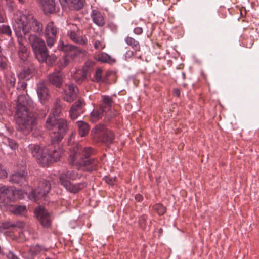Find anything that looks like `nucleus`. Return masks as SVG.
I'll list each match as a JSON object with an SVG mask.
<instances>
[{
  "label": "nucleus",
  "instance_id": "nucleus-43",
  "mask_svg": "<svg viewBox=\"0 0 259 259\" xmlns=\"http://www.w3.org/2000/svg\"><path fill=\"white\" fill-rule=\"evenodd\" d=\"M104 180L105 181V182L109 185H113L114 184V182L115 180V178L113 177H110L108 176H105L104 177Z\"/></svg>",
  "mask_w": 259,
  "mask_h": 259
},
{
  "label": "nucleus",
  "instance_id": "nucleus-26",
  "mask_svg": "<svg viewBox=\"0 0 259 259\" xmlns=\"http://www.w3.org/2000/svg\"><path fill=\"white\" fill-rule=\"evenodd\" d=\"M102 72L103 70L101 68L97 69L94 73L93 77H91V81L99 84L103 83Z\"/></svg>",
  "mask_w": 259,
  "mask_h": 259
},
{
  "label": "nucleus",
  "instance_id": "nucleus-39",
  "mask_svg": "<svg viewBox=\"0 0 259 259\" xmlns=\"http://www.w3.org/2000/svg\"><path fill=\"white\" fill-rule=\"evenodd\" d=\"M14 223L11 222H5L2 223L0 225V230H4L6 229H9L10 228L14 227Z\"/></svg>",
  "mask_w": 259,
  "mask_h": 259
},
{
  "label": "nucleus",
  "instance_id": "nucleus-34",
  "mask_svg": "<svg viewBox=\"0 0 259 259\" xmlns=\"http://www.w3.org/2000/svg\"><path fill=\"white\" fill-rule=\"evenodd\" d=\"M26 210V207L25 206L22 205H15L12 209V212L15 215H23Z\"/></svg>",
  "mask_w": 259,
  "mask_h": 259
},
{
  "label": "nucleus",
  "instance_id": "nucleus-57",
  "mask_svg": "<svg viewBox=\"0 0 259 259\" xmlns=\"http://www.w3.org/2000/svg\"><path fill=\"white\" fill-rule=\"evenodd\" d=\"M21 3H23L24 1V0H18Z\"/></svg>",
  "mask_w": 259,
  "mask_h": 259
},
{
  "label": "nucleus",
  "instance_id": "nucleus-50",
  "mask_svg": "<svg viewBox=\"0 0 259 259\" xmlns=\"http://www.w3.org/2000/svg\"><path fill=\"white\" fill-rule=\"evenodd\" d=\"M135 198L138 202H141L143 200V196L140 194H136L135 196Z\"/></svg>",
  "mask_w": 259,
  "mask_h": 259
},
{
  "label": "nucleus",
  "instance_id": "nucleus-47",
  "mask_svg": "<svg viewBox=\"0 0 259 259\" xmlns=\"http://www.w3.org/2000/svg\"><path fill=\"white\" fill-rule=\"evenodd\" d=\"M27 86V83L24 81H22L19 82L17 86V89L18 90H24Z\"/></svg>",
  "mask_w": 259,
  "mask_h": 259
},
{
  "label": "nucleus",
  "instance_id": "nucleus-51",
  "mask_svg": "<svg viewBox=\"0 0 259 259\" xmlns=\"http://www.w3.org/2000/svg\"><path fill=\"white\" fill-rule=\"evenodd\" d=\"M14 227H18L20 228H23L24 226V224L23 222L14 223Z\"/></svg>",
  "mask_w": 259,
  "mask_h": 259
},
{
  "label": "nucleus",
  "instance_id": "nucleus-10",
  "mask_svg": "<svg viewBox=\"0 0 259 259\" xmlns=\"http://www.w3.org/2000/svg\"><path fill=\"white\" fill-rule=\"evenodd\" d=\"M52 141V145L49 146L48 148H45L46 154L45 155L46 158V163L48 164L52 161H57L59 160L60 158L63 154V149L59 144L55 145L56 142L58 141H54L51 138ZM61 140H60V141Z\"/></svg>",
  "mask_w": 259,
  "mask_h": 259
},
{
  "label": "nucleus",
  "instance_id": "nucleus-32",
  "mask_svg": "<svg viewBox=\"0 0 259 259\" xmlns=\"http://www.w3.org/2000/svg\"><path fill=\"white\" fill-rule=\"evenodd\" d=\"M5 79L6 81L5 83H4V85H5L7 88L10 89L14 87L15 84L16 79L14 75H7L5 77Z\"/></svg>",
  "mask_w": 259,
  "mask_h": 259
},
{
  "label": "nucleus",
  "instance_id": "nucleus-17",
  "mask_svg": "<svg viewBox=\"0 0 259 259\" xmlns=\"http://www.w3.org/2000/svg\"><path fill=\"white\" fill-rule=\"evenodd\" d=\"M43 12L46 15H50L57 12L54 0H39Z\"/></svg>",
  "mask_w": 259,
  "mask_h": 259
},
{
  "label": "nucleus",
  "instance_id": "nucleus-18",
  "mask_svg": "<svg viewBox=\"0 0 259 259\" xmlns=\"http://www.w3.org/2000/svg\"><path fill=\"white\" fill-rule=\"evenodd\" d=\"M77 88L73 84H69L64 90V99L68 102L73 101L76 97Z\"/></svg>",
  "mask_w": 259,
  "mask_h": 259
},
{
  "label": "nucleus",
  "instance_id": "nucleus-19",
  "mask_svg": "<svg viewBox=\"0 0 259 259\" xmlns=\"http://www.w3.org/2000/svg\"><path fill=\"white\" fill-rule=\"evenodd\" d=\"M37 93L38 98L42 103L48 98L49 93L45 81H40L37 84Z\"/></svg>",
  "mask_w": 259,
  "mask_h": 259
},
{
  "label": "nucleus",
  "instance_id": "nucleus-42",
  "mask_svg": "<svg viewBox=\"0 0 259 259\" xmlns=\"http://www.w3.org/2000/svg\"><path fill=\"white\" fill-rule=\"evenodd\" d=\"M134 52H135L134 50H127L124 55V59L126 61H128L134 55Z\"/></svg>",
  "mask_w": 259,
  "mask_h": 259
},
{
  "label": "nucleus",
  "instance_id": "nucleus-46",
  "mask_svg": "<svg viewBox=\"0 0 259 259\" xmlns=\"http://www.w3.org/2000/svg\"><path fill=\"white\" fill-rule=\"evenodd\" d=\"M111 74L110 72H106L105 74H102L103 76V83H107L108 81V77Z\"/></svg>",
  "mask_w": 259,
  "mask_h": 259
},
{
  "label": "nucleus",
  "instance_id": "nucleus-6",
  "mask_svg": "<svg viewBox=\"0 0 259 259\" xmlns=\"http://www.w3.org/2000/svg\"><path fill=\"white\" fill-rule=\"evenodd\" d=\"M80 177L81 175L75 170H67L59 175V183L67 191L72 193H76L85 188L87 184L84 182L73 184L71 182V181L76 180Z\"/></svg>",
  "mask_w": 259,
  "mask_h": 259
},
{
  "label": "nucleus",
  "instance_id": "nucleus-61",
  "mask_svg": "<svg viewBox=\"0 0 259 259\" xmlns=\"http://www.w3.org/2000/svg\"><path fill=\"white\" fill-rule=\"evenodd\" d=\"M181 66V65H179V69L180 68V66Z\"/></svg>",
  "mask_w": 259,
  "mask_h": 259
},
{
  "label": "nucleus",
  "instance_id": "nucleus-22",
  "mask_svg": "<svg viewBox=\"0 0 259 259\" xmlns=\"http://www.w3.org/2000/svg\"><path fill=\"white\" fill-rule=\"evenodd\" d=\"M62 7L68 5L73 7L76 10L81 9L84 5V0H59Z\"/></svg>",
  "mask_w": 259,
  "mask_h": 259
},
{
  "label": "nucleus",
  "instance_id": "nucleus-25",
  "mask_svg": "<svg viewBox=\"0 0 259 259\" xmlns=\"http://www.w3.org/2000/svg\"><path fill=\"white\" fill-rule=\"evenodd\" d=\"M124 41L129 46H130L132 49L136 53L137 52L140 51L141 47L139 42L134 39V38L127 36L124 39Z\"/></svg>",
  "mask_w": 259,
  "mask_h": 259
},
{
  "label": "nucleus",
  "instance_id": "nucleus-15",
  "mask_svg": "<svg viewBox=\"0 0 259 259\" xmlns=\"http://www.w3.org/2000/svg\"><path fill=\"white\" fill-rule=\"evenodd\" d=\"M84 105L83 102L79 100L72 105L69 111L70 116L72 119H76L83 113Z\"/></svg>",
  "mask_w": 259,
  "mask_h": 259
},
{
  "label": "nucleus",
  "instance_id": "nucleus-23",
  "mask_svg": "<svg viewBox=\"0 0 259 259\" xmlns=\"http://www.w3.org/2000/svg\"><path fill=\"white\" fill-rule=\"evenodd\" d=\"M26 172H17L12 174L10 177V181L13 183L21 184L26 181Z\"/></svg>",
  "mask_w": 259,
  "mask_h": 259
},
{
  "label": "nucleus",
  "instance_id": "nucleus-55",
  "mask_svg": "<svg viewBox=\"0 0 259 259\" xmlns=\"http://www.w3.org/2000/svg\"><path fill=\"white\" fill-rule=\"evenodd\" d=\"M2 85H4V83L3 82H2V81L0 80V87Z\"/></svg>",
  "mask_w": 259,
  "mask_h": 259
},
{
  "label": "nucleus",
  "instance_id": "nucleus-31",
  "mask_svg": "<svg viewBox=\"0 0 259 259\" xmlns=\"http://www.w3.org/2000/svg\"><path fill=\"white\" fill-rule=\"evenodd\" d=\"M87 76L86 73L81 70L77 71L73 77L76 82L80 84L85 79Z\"/></svg>",
  "mask_w": 259,
  "mask_h": 259
},
{
  "label": "nucleus",
  "instance_id": "nucleus-44",
  "mask_svg": "<svg viewBox=\"0 0 259 259\" xmlns=\"http://www.w3.org/2000/svg\"><path fill=\"white\" fill-rule=\"evenodd\" d=\"M94 46L95 49L98 50H101L104 48V45L99 40H96L94 42Z\"/></svg>",
  "mask_w": 259,
  "mask_h": 259
},
{
  "label": "nucleus",
  "instance_id": "nucleus-58",
  "mask_svg": "<svg viewBox=\"0 0 259 259\" xmlns=\"http://www.w3.org/2000/svg\"><path fill=\"white\" fill-rule=\"evenodd\" d=\"M137 58H138V59H141L142 58V56H141V55H140V56H138V57H137Z\"/></svg>",
  "mask_w": 259,
  "mask_h": 259
},
{
  "label": "nucleus",
  "instance_id": "nucleus-60",
  "mask_svg": "<svg viewBox=\"0 0 259 259\" xmlns=\"http://www.w3.org/2000/svg\"><path fill=\"white\" fill-rule=\"evenodd\" d=\"M46 259H52V258H49V257H47V258H46Z\"/></svg>",
  "mask_w": 259,
  "mask_h": 259
},
{
  "label": "nucleus",
  "instance_id": "nucleus-30",
  "mask_svg": "<svg viewBox=\"0 0 259 259\" xmlns=\"http://www.w3.org/2000/svg\"><path fill=\"white\" fill-rule=\"evenodd\" d=\"M18 53L21 60L24 62L26 61L28 54L25 47L23 45H20Z\"/></svg>",
  "mask_w": 259,
  "mask_h": 259
},
{
  "label": "nucleus",
  "instance_id": "nucleus-4",
  "mask_svg": "<svg viewBox=\"0 0 259 259\" xmlns=\"http://www.w3.org/2000/svg\"><path fill=\"white\" fill-rule=\"evenodd\" d=\"M13 28L18 38H22L28 33L30 30L38 33H42L43 25L33 17L28 19L25 15H22L15 19Z\"/></svg>",
  "mask_w": 259,
  "mask_h": 259
},
{
  "label": "nucleus",
  "instance_id": "nucleus-12",
  "mask_svg": "<svg viewBox=\"0 0 259 259\" xmlns=\"http://www.w3.org/2000/svg\"><path fill=\"white\" fill-rule=\"evenodd\" d=\"M26 151L35 157L38 162L43 165H46V158L44 157L46 154L45 148L42 149L37 144H30L28 146Z\"/></svg>",
  "mask_w": 259,
  "mask_h": 259
},
{
  "label": "nucleus",
  "instance_id": "nucleus-7",
  "mask_svg": "<svg viewBox=\"0 0 259 259\" xmlns=\"http://www.w3.org/2000/svg\"><path fill=\"white\" fill-rule=\"evenodd\" d=\"M91 133L94 138L106 144L111 143L114 139V133L103 124L96 125L92 129Z\"/></svg>",
  "mask_w": 259,
  "mask_h": 259
},
{
  "label": "nucleus",
  "instance_id": "nucleus-13",
  "mask_svg": "<svg viewBox=\"0 0 259 259\" xmlns=\"http://www.w3.org/2000/svg\"><path fill=\"white\" fill-rule=\"evenodd\" d=\"M67 35L72 41L75 43L82 45L87 44V39L80 35L79 28L76 25L72 24L70 26V29L67 30Z\"/></svg>",
  "mask_w": 259,
  "mask_h": 259
},
{
  "label": "nucleus",
  "instance_id": "nucleus-1",
  "mask_svg": "<svg viewBox=\"0 0 259 259\" xmlns=\"http://www.w3.org/2000/svg\"><path fill=\"white\" fill-rule=\"evenodd\" d=\"M32 104V101L27 96L22 95L18 97L16 127L25 135H28L32 130L36 120V115L30 110Z\"/></svg>",
  "mask_w": 259,
  "mask_h": 259
},
{
  "label": "nucleus",
  "instance_id": "nucleus-54",
  "mask_svg": "<svg viewBox=\"0 0 259 259\" xmlns=\"http://www.w3.org/2000/svg\"><path fill=\"white\" fill-rule=\"evenodd\" d=\"M73 137H74V135H73V134H72L70 136V138H69V140H68V143H69V144H70V142H71V140H72V139L73 138Z\"/></svg>",
  "mask_w": 259,
  "mask_h": 259
},
{
  "label": "nucleus",
  "instance_id": "nucleus-38",
  "mask_svg": "<svg viewBox=\"0 0 259 259\" xmlns=\"http://www.w3.org/2000/svg\"><path fill=\"white\" fill-rule=\"evenodd\" d=\"M146 221L147 215L145 214L142 215L139 219V227L143 230L146 229Z\"/></svg>",
  "mask_w": 259,
  "mask_h": 259
},
{
  "label": "nucleus",
  "instance_id": "nucleus-24",
  "mask_svg": "<svg viewBox=\"0 0 259 259\" xmlns=\"http://www.w3.org/2000/svg\"><path fill=\"white\" fill-rule=\"evenodd\" d=\"M34 71V67L32 65H28L27 68L24 67L18 75L20 79L29 80L32 76Z\"/></svg>",
  "mask_w": 259,
  "mask_h": 259
},
{
  "label": "nucleus",
  "instance_id": "nucleus-37",
  "mask_svg": "<svg viewBox=\"0 0 259 259\" xmlns=\"http://www.w3.org/2000/svg\"><path fill=\"white\" fill-rule=\"evenodd\" d=\"M4 34L8 36H11L12 31L9 26L7 25H2L0 26V35Z\"/></svg>",
  "mask_w": 259,
  "mask_h": 259
},
{
  "label": "nucleus",
  "instance_id": "nucleus-8",
  "mask_svg": "<svg viewBox=\"0 0 259 259\" xmlns=\"http://www.w3.org/2000/svg\"><path fill=\"white\" fill-rule=\"evenodd\" d=\"M57 48L59 50L62 51L66 53V55L60 61L61 67H65L70 61V58L74 57L80 52V49L76 46L65 43L62 40L59 41Z\"/></svg>",
  "mask_w": 259,
  "mask_h": 259
},
{
  "label": "nucleus",
  "instance_id": "nucleus-40",
  "mask_svg": "<svg viewBox=\"0 0 259 259\" xmlns=\"http://www.w3.org/2000/svg\"><path fill=\"white\" fill-rule=\"evenodd\" d=\"M32 250L34 252V253L37 254L42 251H46L47 249L43 246L36 245L32 248Z\"/></svg>",
  "mask_w": 259,
  "mask_h": 259
},
{
  "label": "nucleus",
  "instance_id": "nucleus-45",
  "mask_svg": "<svg viewBox=\"0 0 259 259\" xmlns=\"http://www.w3.org/2000/svg\"><path fill=\"white\" fill-rule=\"evenodd\" d=\"M7 176V173L6 170L3 168L2 165L0 164V178H5Z\"/></svg>",
  "mask_w": 259,
  "mask_h": 259
},
{
  "label": "nucleus",
  "instance_id": "nucleus-27",
  "mask_svg": "<svg viewBox=\"0 0 259 259\" xmlns=\"http://www.w3.org/2000/svg\"><path fill=\"white\" fill-rule=\"evenodd\" d=\"M77 125L79 130V134L81 137H84L88 134L89 126L87 123L82 121H78L77 122Z\"/></svg>",
  "mask_w": 259,
  "mask_h": 259
},
{
  "label": "nucleus",
  "instance_id": "nucleus-52",
  "mask_svg": "<svg viewBox=\"0 0 259 259\" xmlns=\"http://www.w3.org/2000/svg\"><path fill=\"white\" fill-rule=\"evenodd\" d=\"M5 16L2 11H0V23H3L5 21Z\"/></svg>",
  "mask_w": 259,
  "mask_h": 259
},
{
  "label": "nucleus",
  "instance_id": "nucleus-14",
  "mask_svg": "<svg viewBox=\"0 0 259 259\" xmlns=\"http://www.w3.org/2000/svg\"><path fill=\"white\" fill-rule=\"evenodd\" d=\"M35 213L41 225L45 228L51 226L52 219L46 209L39 207L35 210Z\"/></svg>",
  "mask_w": 259,
  "mask_h": 259
},
{
  "label": "nucleus",
  "instance_id": "nucleus-5",
  "mask_svg": "<svg viewBox=\"0 0 259 259\" xmlns=\"http://www.w3.org/2000/svg\"><path fill=\"white\" fill-rule=\"evenodd\" d=\"M28 40L35 57L39 62H45L51 65L55 62L56 56L53 54H49L47 48L42 39L35 34H30Z\"/></svg>",
  "mask_w": 259,
  "mask_h": 259
},
{
  "label": "nucleus",
  "instance_id": "nucleus-33",
  "mask_svg": "<svg viewBox=\"0 0 259 259\" xmlns=\"http://www.w3.org/2000/svg\"><path fill=\"white\" fill-rule=\"evenodd\" d=\"M94 66L95 63L92 61L88 60L85 63L82 70L87 75L93 70Z\"/></svg>",
  "mask_w": 259,
  "mask_h": 259
},
{
  "label": "nucleus",
  "instance_id": "nucleus-49",
  "mask_svg": "<svg viewBox=\"0 0 259 259\" xmlns=\"http://www.w3.org/2000/svg\"><path fill=\"white\" fill-rule=\"evenodd\" d=\"M7 257L8 259H18L17 256L11 251L9 252L7 254Z\"/></svg>",
  "mask_w": 259,
  "mask_h": 259
},
{
  "label": "nucleus",
  "instance_id": "nucleus-48",
  "mask_svg": "<svg viewBox=\"0 0 259 259\" xmlns=\"http://www.w3.org/2000/svg\"><path fill=\"white\" fill-rule=\"evenodd\" d=\"M133 32L137 35H140L143 33V29L141 27H137L134 28Z\"/></svg>",
  "mask_w": 259,
  "mask_h": 259
},
{
  "label": "nucleus",
  "instance_id": "nucleus-29",
  "mask_svg": "<svg viewBox=\"0 0 259 259\" xmlns=\"http://www.w3.org/2000/svg\"><path fill=\"white\" fill-rule=\"evenodd\" d=\"M0 191L1 196L2 197H7L10 199L11 197L13 195L14 192L12 189L6 186L0 187Z\"/></svg>",
  "mask_w": 259,
  "mask_h": 259
},
{
  "label": "nucleus",
  "instance_id": "nucleus-3",
  "mask_svg": "<svg viewBox=\"0 0 259 259\" xmlns=\"http://www.w3.org/2000/svg\"><path fill=\"white\" fill-rule=\"evenodd\" d=\"M61 110V101L57 99L53 108L52 113L46 122V128L51 131L50 138L54 141L62 140L68 129L67 122L65 119L57 118Z\"/></svg>",
  "mask_w": 259,
  "mask_h": 259
},
{
  "label": "nucleus",
  "instance_id": "nucleus-41",
  "mask_svg": "<svg viewBox=\"0 0 259 259\" xmlns=\"http://www.w3.org/2000/svg\"><path fill=\"white\" fill-rule=\"evenodd\" d=\"M8 144L10 148L12 150H15L18 147V144L14 140L10 138L7 139Z\"/></svg>",
  "mask_w": 259,
  "mask_h": 259
},
{
  "label": "nucleus",
  "instance_id": "nucleus-9",
  "mask_svg": "<svg viewBox=\"0 0 259 259\" xmlns=\"http://www.w3.org/2000/svg\"><path fill=\"white\" fill-rule=\"evenodd\" d=\"M51 188V184L49 180L41 179L39 181L37 187L32 189L28 195L30 199L37 201L47 195Z\"/></svg>",
  "mask_w": 259,
  "mask_h": 259
},
{
  "label": "nucleus",
  "instance_id": "nucleus-35",
  "mask_svg": "<svg viewBox=\"0 0 259 259\" xmlns=\"http://www.w3.org/2000/svg\"><path fill=\"white\" fill-rule=\"evenodd\" d=\"M96 59L98 61L107 63L109 62L111 59L110 56L106 53H101L96 56Z\"/></svg>",
  "mask_w": 259,
  "mask_h": 259
},
{
  "label": "nucleus",
  "instance_id": "nucleus-53",
  "mask_svg": "<svg viewBox=\"0 0 259 259\" xmlns=\"http://www.w3.org/2000/svg\"><path fill=\"white\" fill-rule=\"evenodd\" d=\"M174 94L178 97V89H175L174 90Z\"/></svg>",
  "mask_w": 259,
  "mask_h": 259
},
{
  "label": "nucleus",
  "instance_id": "nucleus-56",
  "mask_svg": "<svg viewBox=\"0 0 259 259\" xmlns=\"http://www.w3.org/2000/svg\"><path fill=\"white\" fill-rule=\"evenodd\" d=\"M159 232L160 233H162V229L161 228L159 229Z\"/></svg>",
  "mask_w": 259,
  "mask_h": 259
},
{
  "label": "nucleus",
  "instance_id": "nucleus-2",
  "mask_svg": "<svg viewBox=\"0 0 259 259\" xmlns=\"http://www.w3.org/2000/svg\"><path fill=\"white\" fill-rule=\"evenodd\" d=\"M70 164L75 166L78 170L91 172L96 169L98 162L89 157L93 153L90 147L82 148L78 143H74L69 149Z\"/></svg>",
  "mask_w": 259,
  "mask_h": 259
},
{
  "label": "nucleus",
  "instance_id": "nucleus-11",
  "mask_svg": "<svg viewBox=\"0 0 259 259\" xmlns=\"http://www.w3.org/2000/svg\"><path fill=\"white\" fill-rule=\"evenodd\" d=\"M58 28L52 21L48 22L45 27L44 37L48 46L51 48L55 43Z\"/></svg>",
  "mask_w": 259,
  "mask_h": 259
},
{
  "label": "nucleus",
  "instance_id": "nucleus-28",
  "mask_svg": "<svg viewBox=\"0 0 259 259\" xmlns=\"http://www.w3.org/2000/svg\"><path fill=\"white\" fill-rule=\"evenodd\" d=\"M102 101L103 104L100 106H103L106 109V112L109 111L113 104V100L111 97L108 95H102Z\"/></svg>",
  "mask_w": 259,
  "mask_h": 259
},
{
  "label": "nucleus",
  "instance_id": "nucleus-59",
  "mask_svg": "<svg viewBox=\"0 0 259 259\" xmlns=\"http://www.w3.org/2000/svg\"><path fill=\"white\" fill-rule=\"evenodd\" d=\"M182 75H183V78H185V73H182Z\"/></svg>",
  "mask_w": 259,
  "mask_h": 259
},
{
  "label": "nucleus",
  "instance_id": "nucleus-21",
  "mask_svg": "<svg viewBox=\"0 0 259 259\" xmlns=\"http://www.w3.org/2000/svg\"><path fill=\"white\" fill-rule=\"evenodd\" d=\"M91 17L95 24L99 27H102L105 24V19L102 14L96 10H93Z\"/></svg>",
  "mask_w": 259,
  "mask_h": 259
},
{
  "label": "nucleus",
  "instance_id": "nucleus-36",
  "mask_svg": "<svg viewBox=\"0 0 259 259\" xmlns=\"http://www.w3.org/2000/svg\"><path fill=\"white\" fill-rule=\"evenodd\" d=\"M152 208L154 210L156 211L159 215L164 214L166 212V208L160 203L155 204L153 206Z\"/></svg>",
  "mask_w": 259,
  "mask_h": 259
},
{
  "label": "nucleus",
  "instance_id": "nucleus-20",
  "mask_svg": "<svg viewBox=\"0 0 259 259\" xmlns=\"http://www.w3.org/2000/svg\"><path fill=\"white\" fill-rule=\"evenodd\" d=\"M106 110L103 106L95 108L91 113L90 117L92 122H96L101 119L106 113Z\"/></svg>",
  "mask_w": 259,
  "mask_h": 259
},
{
  "label": "nucleus",
  "instance_id": "nucleus-16",
  "mask_svg": "<svg viewBox=\"0 0 259 259\" xmlns=\"http://www.w3.org/2000/svg\"><path fill=\"white\" fill-rule=\"evenodd\" d=\"M48 80L50 84L60 88L64 81L63 73L60 70L56 69L48 75Z\"/></svg>",
  "mask_w": 259,
  "mask_h": 259
}]
</instances>
